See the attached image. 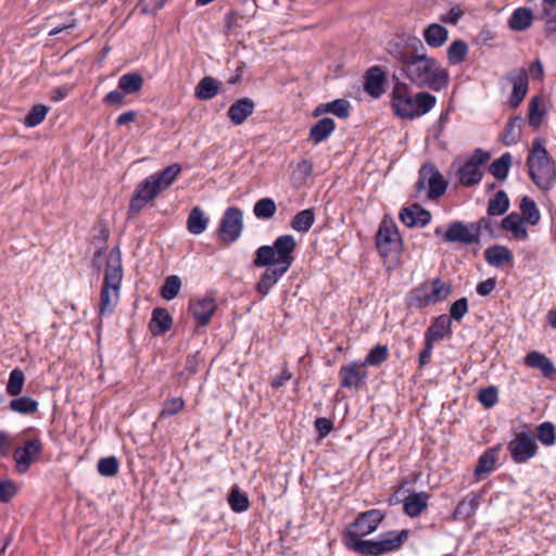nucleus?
<instances>
[{
  "label": "nucleus",
  "instance_id": "1a4fd4ad",
  "mask_svg": "<svg viewBox=\"0 0 556 556\" xmlns=\"http://www.w3.org/2000/svg\"><path fill=\"white\" fill-rule=\"evenodd\" d=\"M421 50H425L424 43L416 36H395L387 45V52L400 64V68Z\"/></svg>",
  "mask_w": 556,
  "mask_h": 556
},
{
  "label": "nucleus",
  "instance_id": "4be33fe9",
  "mask_svg": "<svg viewBox=\"0 0 556 556\" xmlns=\"http://www.w3.org/2000/svg\"><path fill=\"white\" fill-rule=\"evenodd\" d=\"M431 495L425 491L409 494L403 500V511L410 518L419 517L429 506Z\"/></svg>",
  "mask_w": 556,
  "mask_h": 556
},
{
  "label": "nucleus",
  "instance_id": "f704fd0d",
  "mask_svg": "<svg viewBox=\"0 0 556 556\" xmlns=\"http://www.w3.org/2000/svg\"><path fill=\"white\" fill-rule=\"evenodd\" d=\"M208 223L210 219L205 216L203 210L194 206L189 213L187 229L192 235H201L206 230Z\"/></svg>",
  "mask_w": 556,
  "mask_h": 556
},
{
  "label": "nucleus",
  "instance_id": "ea45409f",
  "mask_svg": "<svg viewBox=\"0 0 556 556\" xmlns=\"http://www.w3.org/2000/svg\"><path fill=\"white\" fill-rule=\"evenodd\" d=\"M315 223V213L313 208H305L296 213L291 219L290 226L298 232H307Z\"/></svg>",
  "mask_w": 556,
  "mask_h": 556
},
{
  "label": "nucleus",
  "instance_id": "603ef678",
  "mask_svg": "<svg viewBox=\"0 0 556 556\" xmlns=\"http://www.w3.org/2000/svg\"><path fill=\"white\" fill-rule=\"evenodd\" d=\"M25 383V375L22 369L14 368L10 375L7 383V393L10 396H17L22 393Z\"/></svg>",
  "mask_w": 556,
  "mask_h": 556
},
{
  "label": "nucleus",
  "instance_id": "e2e57ef3",
  "mask_svg": "<svg viewBox=\"0 0 556 556\" xmlns=\"http://www.w3.org/2000/svg\"><path fill=\"white\" fill-rule=\"evenodd\" d=\"M202 362L200 352H195L193 354H189L186 357V364L182 371L178 374L179 378H185L188 380L190 377L198 372V366Z\"/></svg>",
  "mask_w": 556,
  "mask_h": 556
},
{
  "label": "nucleus",
  "instance_id": "ddd939ff",
  "mask_svg": "<svg viewBox=\"0 0 556 556\" xmlns=\"http://www.w3.org/2000/svg\"><path fill=\"white\" fill-rule=\"evenodd\" d=\"M415 98L410 87L403 81H396L392 90L391 105L394 114L403 119H412Z\"/></svg>",
  "mask_w": 556,
  "mask_h": 556
},
{
  "label": "nucleus",
  "instance_id": "4468645a",
  "mask_svg": "<svg viewBox=\"0 0 556 556\" xmlns=\"http://www.w3.org/2000/svg\"><path fill=\"white\" fill-rule=\"evenodd\" d=\"M339 378L341 388L359 390L366 384L368 372L362 362L353 361L340 367Z\"/></svg>",
  "mask_w": 556,
  "mask_h": 556
},
{
  "label": "nucleus",
  "instance_id": "37998d69",
  "mask_svg": "<svg viewBox=\"0 0 556 556\" xmlns=\"http://www.w3.org/2000/svg\"><path fill=\"white\" fill-rule=\"evenodd\" d=\"M511 160L513 157L509 152L503 153L497 160L490 164V174L497 180H505L511 166Z\"/></svg>",
  "mask_w": 556,
  "mask_h": 556
},
{
  "label": "nucleus",
  "instance_id": "4c0bfd02",
  "mask_svg": "<svg viewBox=\"0 0 556 556\" xmlns=\"http://www.w3.org/2000/svg\"><path fill=\"white\" fill-rule=\"evenodd\" d=\"M522 223V217L519 214L511 213L502 219L501 227L504 230L511 231L516 239L526 240L528 230Z\"/></svg>",
  "mask_w": 556,
  "mask_h": 556
},
{
  "label": "nucleus",
  "instance_id": "c85d7f7f",
  "mask_svg": "<svg viewBox=\"0 0 556 556\" xmlns=\"http://www.w3.org/2000/svg\"><path fill=\"white\" fill-rule=\"evenodd\" d=\"M480 495L470 493L456 505L452 518L453 520H467L476 515L479 507Z\"/></svg>",
  "mask_w": 556,
  "mask_h": 556
},
{
  "label": "nucleus",
  "instance_id": "a19ab883",
  "mask_svg": "<svg viewBox=\"0 0 556 556\" xmlns=\"http://www.w3.org/2000/svg\"><path fill=\"white\" fill-rule=\"evenodd\" d=\"M437 103V98L429 92H418L415 96V103L413 109L412 119L430 112Z\"/></svg>",
  "mask_w": 556,
  "mask_h": 556
},
{
  "label": "nucleus",
  "instance_id": "13d9d810",
  "mask_svg": "<svg viewBox=\"0 0 556 556\" xmlns=\"http://www.w3.org/2000/svg\"><path fill=\"white\" fill-rule=\"evenodd\" d=\"M97 469L102 477H114L118 473L119 462L115 456L102 457L98 460Z\"/></svg>",
  "mask_w": 556,
  "mask_h": 556
},
{
  "label": "nucleus",
  "instance_id": "a878e982",
  "mask_svg": "<svg viewBox=\"0 0 556 556\" xmlns=\"http://www.w3.org/2000/svg\"><path fill=\"white\" fill-rule=\"evenodd\" d=\"M173 326V317L164 307H155L149 323V330L153 336H163Z\"/></svg>",
  "mask_w": 556,
  "mask_h": 556
},
{
  "label": "nucleus",
  "instance_id": "774afa93",
  "mask_svg": "<svg viewBox=\"0 0 556 556\" xmlns=\"http://www.w3.org/2000/svg\"><path fill=\"white\" fill-rule=\"evenodd\" d=\"M433 348H434V343L425 339L424 348L420 351L419 356H418V367L419 368H424L431 363Z\"/></svg>",
  "mask_w": 556,
  "mask_h": 556
},
{
  "label": "nucleus",
  "instance_id": "20e7f679",
  "mask_svg": "<svg viewBox=\"0 0 556 556\" xmlns=\"http://www.w3.org/2000/svg\"><path fill=\"white\" fill-rule=\"evenodd\" d=\"M296 241L291 235H281L277 237L273 245H262L255 251L253 265L257 268L265 266H278L286 270L294 262V252Z\"/></svg>",
  "mask_w": 556,
  "mask_h": 556
},
{
  "label": "nucleus",
  "instance_id": "7ed1b4c3",
  "mask_svg": "<svg viewBox=\"0 0 556 556\" xmlns=\"http://www.w3.org/2000/svg\"><path fill=\"white\" fill-rule=\"evenodd\" d=\"M527 166L531 180L544 191L553 188L556 181V165L543 146L541 138L532 141L527 157Z\"/></svg>",
  "mask_w": 556,
  "mask_h": 556
},
{
  "label": "nucleus",
  "instance_id": "0eeeda50",
  "mask_svg": "<svg viewBox=\"0 0 556 556\" xmlns=\"http://www.w3.org/2000/svg\"><path fill=\"white\" fill-rule=\"evenodd\" d=\"M376 248L379 255L387 261H394L402 250V239L396 225L383 219L376 233Z\"/></svg>",
  "mask_w": 556,
  "mask_h": 556
},
{
  "label": "nucleus",
  "instance_id": "7c9ffc66",
  "mask_svg": "<svg viewBox=\"0 0 556 556\" xmlns=\"http://www.w3.org/2000/svg\"><path fill=\"white\" fill-rule=\"evenodd\" d=\"M241 7L247 9L245 15H240L239 11L232 10L225 16V28L230 31L233 27H241L242 22L248 23L256 12V4L250 0H242Z\"/></svg>",
  "mask_w": 556,
  "mask_h": 556
},
{
  "label": "nucleus",
  "instance_id": "39448f33",
  "mask_svg": "<svg viewBox=\"0 0 556 556\" xmlns=\"http://www.w3.org/2000/svg\"><path fill=\"white\" fill-rule=\"evenodd\" d=\"M122 279L123 268L121 260H109L106 262L104 278L100 292L99 315L101 317L113 314L119 301Z\"/></svg>",
  "mask_w": 556,
  "mask_h": 556
},
{
  "label": "nucleus",
  "instance_id": "f8f14e48",
  "mask_svg": "<svg viewBox=\"0 0 556 556\" xmlns=\"http://www.w3.org/2000/svg\"><path fill=\"white\" fill-rule=\"evenodd\" d=\"M507 450L514 463L525 464L538 454L539 445L532 435L519 432L508 443Z\"/></svg>",
  "mask_w": 556,
  "mask_h": 556
},
{
  "label": "nucleus",
  "instance_id": "473e14b6",
  "mask_svg": "<svg viewBox=\"0 0 556 556\" xmlns=\"http://www.w3.org/2000/svg\"><path fill=\"white\" fill-rule=\"evenodd\" d=\"M422 36L429 47L440 48L446 42L448 31L441 24L432 23L425 28Z\"/></svg>",
  "mask_w": 556,
  "mask_h": 556
},
{
  "label": "nucleus",
  "instance_id": "bb28decb",
  "mask_svg": "<svg viewBox=\"0 0 556 556\" xmlns=\"http://www.w3.org/2000/svg\"><path fill=\"white\" fill-rule=\"evenodd\" d=\"M351 112V104L345 99H337L328 103H321L313 111V116L318 117L324 114H333L339 118H348Z\"/></svg>",
  "mask_w": 556,
  "mask_h": 556
},
{
  "label": "nucleus",
  "instance_id": "3c124183",
  "mask_svg": "<svg viewBox=\"0 0 556 556\" xmlns=\"http://www.w3.org/2000/svg\"><path fill=\"white\" fill-rule=\"evenodd\" d=\"M186 406L182 397H169L165 400L159 413V420H163L179 414Z\"/></svg>",
  "mask_w": 556,
  "mask_h": 556
},
{
  "label": "nucleus",
  "instance_id": "9d476101",
  "mask_svg": "<svg viewBox=\"0 0 556 556\" xmlns=\"http://www.w3.org/2000/svg\"><path fill=\"white\" fill-rule=\"evenodd\" d=\"M428 187V199L438 200L447 189V182L438 168L431 164H424L418 173V180L416 182V192L420 193Z\"/></svg>",
  "mask_w": 556,
  "mask_h": 556
},
{
  "label": "nucleus",
  "instance_id": "aec40b11",
  "mask_svg": "<svg viewBox=\"0 0 556 556\" xmlns=\"http://www.w3.org/2000/svg\"><path fill=\"white\" fill-rule=\"evenodd\" d=\"M255 102L248 98L243 97L235 101L227 111V116L230 122L236 125H242L249 116L254 113Z\"/></svg>",
  "mask_w": 556,
  "mask_h": 556
},
{
  "label": "nucleus",
  "instance_id": "864d4df0",
  "mask_svg": "<svg viewBox=\"0 0 556 556\" xmlns=\"http://www.w3.org/2000/svg\"><path fill=\"white\" fill-rule=\"evenodd\" d=\"M545 110L542 108V101L540 97H533L529 103V125L534 129H538L543 121Z\"/></svg>",
  "mask_w": 556,
  "mask_h": 556
},
{
  "label": "nucleus",
  "instance_id": "6ab92c4d",
  "mask_svg": "<svg viewBox=\"0 0 556 556\" xmlns=\"http://www.w3.org/2000/svg\"><path fill=\"white\" fill-rule=\"evenodd\" d=\"M383 519L384 514L381 510L374 508L361 513L353 522V527L359 531L362 536H365L375 532Z\"/></svg>",
  "mask_w": 556,
  "mask_h": 556
},
{
  "label": "nucleus",
  "instance_id": "de8ad7c7",
  "mask_svg": "<svg viewBox=\"0 0 556 556\" xmlns=\"http://www.w3.org/2000/svg\"><path fill=\"white\" fill-rule=\"evenodd\" d=\"M10 409L21 415H28L37 412L38 402L30 396H14L10 402Z\"/></svg>",
  "mask_w": 556,
  "mask_h": 556
},
{
  "label": "nucleus",
  "instance_id": "69168bd1",
  "mask_svg": "<svg viewBox=\"0 0 556 556\" xmlns=\"http://www.w3.org/2000/svg\"><path fill=\"white\" fill-rule=\"evenodd\" d=\"M468 313V301L466 298L456 300L450 308V320L454 319L460 321L463 317Z\"/></svg>",
  "mask_w": 556,
  "mask_h": 556
},
{
  "label": "nucleus",
  "instance_id": "a211bd4d",
  "mask_svg": "<svg viewBox=\"0 0 556 556\" xmlns=\"http://www.w3.org/2000/svg\"><path fill=\"white\" fill-rule=\"evenodd\" d=\"M507 79L513 84L510 106L516 109L523 101L528 92V73L525 68H518L507 74Z\"/></svg>",
  "mask_w": 556,
  "mask_h": 556
},
{
  "label": "nucleus",
  "instance_id": "cd10ccee",
  "mask_svg": "<svg viewBox=\"0 0 556 556\" xmlns=\"http://www.w3.org/2000/svg\"><path fill=\"white\" fill-rule=\"evenodd\" d=\"M486 263L493 267H502L505 264L514 265V256L511 251L504 245H492L484 251Z\"/></svg>",
  "mask_w": 556,
  "mask_h": 556
},
{
  "label": "nucleus",
  "instance_id": "49530a36",
  "mask_svg": "<svg viewBox=\"0 0 556 556\" xmlns=\"http://www.w3.org/2000/svg\"><path fill=\"white\" fill-rule=\"evenodd\" d=\"M508 208L509 199L505 191L500 190L492 199H490L486 211L490 216H500L505 214Z\"/></svg>",
  "mask_w": 556,
  "mask_h": 556
},
{
  "label": "nucleus",
  "instance_id": "4d7b16f0",
  "mask_svg": "<svg viewBox=\"0 0 556 556\" xmlns=\"http://www.w3.org/2000/svg\"><path fill=\"white\" fill-rule=\"evenodd\" d=\"M520 210L522 213V220L526 219L531 225H536L539 223L540 212L532 199L525 197L520 203Z\"/></svg>",
  "mask_w": 556,
  "mask_h": 556
},
{
  "label": "nucleus",
  "instance_id": "052dcab7",
  "mask_svg": "<svg viewBox=\"0 0 556 556\" xmlns=\"http://www.w3.org/2000/svg\"><path fill=\"white\" fill-rule=\"evenodd\" d=\"M535 431L536 437L542 444L551 446L555 443V426L552 422L545 421L539 425Z\"/></svg>",
  "mask_w": 556,
  "mask_h": 556
},
{
  "label": "nucleus",
  "instance_id": "e433bc0d",
  "mask_svg": "<svg viewBox=\"0 0 556 556\" xmlns=\"http://www.w3.org/2000/svg\"><path fill=\"white\" fill-rule=\"evenodd\" d=\"M522 125L523 119L521 116H514L508 119L505 130L501 137L504 146L509 147L519 141Z\"/></svg>",
  "mask_w": 556,
  "mask_h": 556
},
{
  "label": "nucleus",
  "instance_id": "8fccbe9b",
  "mask_svg": "<svg viewBox=\"0 0 556 556\" xmlns=\"http://www.w3.org/2000/svg\"><path fill=\"white\" fill-rule=\"evenodd\" d=\"M389 357V348L384 344H377L366 355L364 362L365 367L375 366L378 367L383 364Z\"/></svg>",
  "mask_w": 556,
  "mask_h": 556
},
{
  "label": "nucleus",
  "instance_id": "09e8293b",
  "mask_svg": "<svg viewBox=\"0 0 556 556\" xmlns=\"http://www.w3.org/2000/svg\"><path fill=\"white\" fill-rule=\"evenodd\" d=\"M277 212V205L270 198H262L255 202L253 213L258 219H270Z\"/></svg>",
  "mask_w": 556,
  "mask_h": 556
},
{
  "label": "nucleus",
  "instance_id": "393cba45",
  "mask_svg": "<svg viewBox=\"0 0 556 556\" xmlns=\"http://www.w3.org/2000/svg\"><path fill=\"white\" fill-rule=\"evenodd\" d=\"M266 270L261 275L260 280L256 283V291L261 294V298H265L271 288L283 277L288 271L281 267L266 266Z\"/></svg>",
  "mask_w": 556,
  "mask_h": 556
},
{
  "label": "nucleus",
  "instance_id": "9b49d317",
  "mask_svg": "<svg viewBox=\"0 0 556 556\" xmlns=\"http://www.w3.org/2000/svg\"><path fill=\"white\" fill-rule=\"evenodd\" d=\"M242 230L243 212L237 206L227 207L217 229L219 239L230 245L240 238Z\"/></svg>",
  "mask_w": 556,
  "mask_h": 556
},
{
  "label": "nucleus",
  "instance_id": "f3484780",
  "mask_svg": "<svg viewBox=\"0 0 556 556\" xmlns=\"http://www.w3.org/2000/svg\"><path fill=\"white\" fill-rule=\"evenodd\" d=\"M431 217V213L417 203L403 207L399 214L400 220L409 228L426 227Z\"/></svg>",
  "mask_w": 556,
  "mask_h": 556
},
{
  "label": "nucleus",
  "instance_id": "58836bf2",
  "mask_svg": "<svg viewBox=\"0 0 556 556\" xmlns=\"http://www.w3.org/2000/svg\"><path fill=\"white\" fill-rule=\"evenodd\" d=\"M496 462L497 456L494 450L489 448L483 452L480 455L478 464L475 468L476 478L480 480L483 476L491 473L495 469Z\"/></svg>",
  "mask_w": 556,
  "mask_h": 556
},
{
  "label": "nucleus",
  "instance_id": "c9c22d12",
  "mask_svg": "<svg viewBox=\"0 0 556 556\" xmlns=\"http://www.w3.org/2000/svg\"><path fill=\"white\" fill-rule=\"evenodd\" d=\"M218 92L219 83L211 76L203 77L194 89L195 98L204 101L215 98Z\"/></svg>",
  "mask_w": 556,
  "mask_h": 556
},
{
  "label": "nucleus",
  "instance_id": "412c9836",
  "mask_svg": "<svg viewBox=\"0 0 556 556\" xmlns=\"http://www.w3.org/2000/svg\"><path fill=\"white\" fill-rule=\"evenodd\" d=\"M386 74L380 66L375 65L365 73L364 89L375 99L381 97L384 92Z\"/></svg>",
  "mask_w": 556,
  "mask_h": 556
},
{
  "label": "nucleus",
  "instance_id": "5701e85b",
  "mask_svg": "<svg viewBox=\"0 0 556 556\" xmlns=\"http://www.w3.org/2000/svg\"><path fill=\"white\" fill-rule=\"evenodd\" d=\"M452 334V321L450 317L442 314L435 317L432 324L425 331V339L432 343L448 338Z\"/></svg>",
  "mask_w": 556,
  "mask_h": 556
},
{
  "label": "nucleus",
  "instance_id": "6e6d98bb",
  "mask_svg": "<svg viewBox=\"0 0 556 556\" xmlns=\"http://www.w3.org/2000/svg\"><path fill=\"white\" fill-rule=\"evenodd\" d=\"M48 112H49V109L45 104H36L26 114L23 123L26 127H29V128L36 127L45 121Z\"/></svg>",
  "mask_w": 556,
  "mask_h": 556
},
{
  "label": "nucleus",
  "instance_id": "c03bdc74",
  "mask_svg": "<svg viewBox=\"0 0 556 556\" xmlns=\"http://www.w3.org/2000/svg\"><path fill=\"white\" fill-rule=\"evenodd\" d=\"M227 501L233 513H243L250 507L248 495L241 492L237 484L232 485Z\"/></svg>",
  "mask_w": 556,
  "mask_h": 556
},
{
  "label": "nucleus",
  "instance_id": "79ce46f5",
  "mask_svg": "<svg viewBox=\"0 0 556 556\" xmlns=\"http://www.w3.org/2000/svg\"><path fill=\"white\" fill-rule=\"evenodd\" d=\"M143 83V77L139 73H127L119 77L118 89L125 94L136 93L141 90Z\"/></svg>",
  "mask_w": 556,
  "mask_h": 556
},
{
  "label": "nucleus",
  "instance_id": "f03ea898",
  "mask_svg": "<svg viewBox=\"0 0 556 556\" xmlns=\"http://www.w3.org/2000/svg\"><path fill=\"white\" fill-rule=\"evenodd\" d=\"M401 71L413 85L419 88L428 87L440 91L448 84L447 71L441 67L435 59L428 56L425 50L417 53Z\"/></svg>",
  "mask_w": 556,
  "mask_h": 556
},
{
  "label": "nucleus",
  "instance_id": "0e129e2a",
  "mask_svg": "<svg viewBox=\"0 0 556 556\" xmlns=\"http://www.w3.org/2000/svg\"><path fill=\"white\" fill-rule=\"evenodd\" d=\"M13 457L16 463V469L20 473L26 472L34 460V458L28 455V453L24 451L23 447H17L14 451Z\"/></svg>",
  "mask_w": 556,
  "mask_h": 556
},
{
  "label": "nucleus",
  "instance_id": "338daca9",
  "mask_svg": "<svg viewBox=\"0 0 556 556\" xmlns=\"http://www.w3.org/2000/svg\"><path fill=\"white\" fill-rule=\"evenodd\" d=\"M16 494V486L11 480H0V502L9 503Z\"/></svg>",
  "mask_w": 556,
  "mask_h": 556
},
{
  "label": "nucleus",
  "instance_id": "2f4dec72",
  "mask_svg": "<svg viewBox=\"0 0 556 556\" xmlns=\"http://www.w3.org/2000/svg\"><path fill=\"white\" fill-rule=\"evenodd\" d=\"M336 122L330 117H324L315 123L308 132V140L315 144L327 140L336 130Z\"/></svg>",
  "mask_w": 556,
  "mask_h": 556
},
{
  "label": "nucleus",
  "instance_id": "72a5a7b5",
  "mask_svg": "<svg viewBox=\"0 0 556 556\" xmlns=\"http://www.w3.org/2000/svg\"><path fill=\"white\" fill-rule=\"evenodd\" d=\"M533 13L530 9L520 7L517 8L509 17L508 25L510 29L522 31L532 25Z\"/></svg>",
  "mask_w": 556,
  "mask_h": 556
},
{
  "label": "nucleus",
  "instance_id": "2eb2a0df",
  "mask_svg": "<svg viewBox=\"0 0 556 556\" xmlns=\"http://www.w3.org/2000/svg\"><path fill=\"white\" fill-rule=\"evenodd\" d=\"M443 241L464 245L479 244L471 223L466 224L462 220H454L448 224L443 235Z\"/></svg>",
  "mask_w": 556,
  "mask_h": 556
},
{
  "label": "nucleus",
  "instance_id": "423d86ee",
  "mask_svg": "<svg viewBox=\"0 0 556 556\" xmlns=\"http://www.w3.org/2000/svg\"><path fill=\"white\" fill-rule=\"evenodd\" d=\"M451 292V286L437 277L413 288L407 293L406 305L409 308L422 309L429 305L443 302Z\"/></svg>",
  "mask_w": 556,
  "mask_h": 556
},
{
  "label": "nucleus",
  "instance_id": "680f3d73",
  "mask_svg": "<svg viewBox=\"0 0 556 556\" xmlns=\"http://www.w3.org/2000/svg\"><path fill=\"white\" fill-rule=\"evenodd\" d=\"M478 400L485 408H491L498 402V390L494 386L483 388L479 391Z\"/></svg>",
  "mask_w": 556,
  "mask_h": 556
},
{
  "label": "nucleus",
  "instance_id": "6e6552de",
  "mask_svg": "<svg viewBox=\"0 0 556 556\" xmlns=\"http://www.w3.org/2000/svg\"><path fill=\"white\" fill-rule=\"evenodd\" d=\"M491 154L480 148L473 150L472 154L457 169L458 181L463 187L470 188L481 182L483 167L490 161Z\"/></svg>",
  "mask_w": 556,
  "mask_h": 556
},
{
  "label": "nucleus",
  "instance_id": "dca6fc26",
  "mask_svg": "<svg viewBox=\"0 0 556 556\" xmlns=\"http://www.w3.org/2000/svg\"><path fill=\"white\" fill-rule=\"evenodd\" d=\"M216 309L217 304L215 299L208 296L190 302L189 305V311L192 314L198 328L207 326Z\"/></svg>",
  "mask_w": 556,
  "mask_h": 556
},
{
  "label": "nucleus",
  "instance_id": "bf43d9fd",
  "mask_svg": "<svg viewBox=\"0 0 556 556\" xmlns=\"http://www.w3.org/2000/svg\"><path fill=\"white\" fill-rule=\"evenodd\" d=\"M349 548H351L362 555H371V556L380 555L378 541L356 540L355 539V543H350Z\"/></svg>",
  "mask_w": 556,
  "mask_h": 556
},
{
  "label": "nucleus",
  "instance_id": "c756f323",
  "mask_svg": "<svg viewBox=\"0 0 556 556\" xmlns=\"http://www.w3.org/2000/svg\"><path fill=\"white\" fill-rule=\"evenodd\" d=\"M525 364L530 368L540 369L545 378H553L556 375V367L544 354L532 351L525 357Z\"/></svg>",
  "mask_w": 556,
  "mask_h": 556
},
{
  "label": "nucleus",
  "instance_id": "a18cd8bd",
  "mask_svg": "<svg viewBox=\"0 0 556 556\" xmlns=\"http://www.w3.org/2000/svg\"><path fill=\"white\" fill-rule=\"evenodd\" d=\"M468 45L462 40H454L447 48V60L451 65H458L463 63L468 54Z\"/></svg>",
  "mask_w": 556,
  "mask_h": 556
},
{
  "label": "nucleus",
  "instance_id": "5fc2aeb1",
  "mask_svg": "<svg viewBox=\"0 0 556 556\" xmlns=\"http://www.w3.org/2000/svg\"><path fill=\"white\" fill-rule=\"evenodd\" d=\"M180 288V278L176 275H172L165 279L163 286L161 287L160 294L164 300L170 301L178 295Z\"/></svg>",
  "mask_w": 556,
  "mask_h": 556
},
{
  "label": "nucleus",
  "instance_id": "f257e3e1",
  "mask_svg": "<svg viewBox=\"0 0 556 556\" xmlns=\"http://www.w3.org/2000/svg\"><path fill=\"white\" fill-rule=\"evenodd\" d=\"M181 170L179 163H173L140 181L130 199L129 214L138 215L148 203L154 201L176 181Z\"/></svg>",
  "mask_w": 556,
  "mask_h": 556
},
{
  "label": "nucleus",
  "instance_id": "b1692460",
  "mask_svg": "<svg viewBox=\"0 0 556 556\" xmlns=\"http://www.w3.org/2000/svg\"><path fill=\"white\" fill-rule=\"evenodd\" d=\"M409 531L404 529L402 531H389L380 535L378 540L380 555L399 551L407 541Z\"/></svg>",
  "mask_w": 556,
  "mask_h": 556
}]
</instances>
